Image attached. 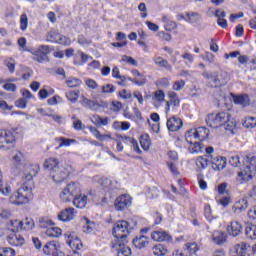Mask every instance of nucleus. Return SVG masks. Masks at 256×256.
I'll return each mask as SVG.
<instances>
[{"label": "nucleus", "mask_w": 256, "mask_h": 256, "mask_svg": "<svg viewBox=\"0 0 256 256\" xmlns=\"http://www.w3.org/2000/svg\"><path fill=\"white\" fill-rule=\"evenodd\" d=\"M33 187H35L33 174L28 173L23 178V184L11 195L10 200L14 205L29 203L33 199Z\"/></svg>", "instance_id": "obj_1"}, {"label": "nucleus", "mask_w": 256, "mask_h": 256, "mask_svg": "<svg viewBox=\"0 0 256 256\" xmlns=\"http://www.w3.org/2000/svg\"><path fill=\"white\" fill-rule=\"evenodd\" d=\"M256 176V157H247L246 164L242 166L236 173V181L240 185H245L249 181H253Z\"/></svg>", "instance_id": "obj_2"}, {"label": "nucleus", "mask_w": 256, "mask_h": 256, "mask_svg": "<svg viewBox=\"0 0 256 256\" xmlns=\"http://www.w3.org/2000/svg\"><path fill=\"white\" fill-rule=\"evenodd\" d=\"M131 231H133V226L129 222L121 220L114 224L112 233L118 241H125Z\"/></svg>", "instance_id": "obj_3"}, {"label": "nucleus", "mask_w": 256, "mask_h": 256, "mask_svg": "<svg viewBox=\"0 0 256 256\" xmlns=\"http://www.w3.org/2000/svg\"><path fill=\"white\" fill-rule=\"evenodd\" d=\"M81 195V187L79 183L72 182L68 184L60 193V199L63 203H69L73 201L75 197H79Z\"/></svg>", "instance_id": "obj_4"}, {"label": "nucleus", "mask_w": 256, "mask_h": 256, "mask_svg": "<svg viewBox=\"0 0 256 256\" xmlns=\"http://www.w3.org/2000/svg\"><path fill=\"white\" fill-rule=\"evenodd\" d=\"M204 79L208 80L209 85L212 87H223L227 84V73L225 72H207L204 71L202 74Z\"/></svg>", "instance_id": "obj_5"}, {"label": "nucleus", "mask_w": 256, "mask_h": 256, "mask_svg": "<svg viewBox=\"0 0 256 256\" xmlns=\"http://www.w3.org/2000/svg\"><path fill=\"white\" fill-rule=\"evenodd\" d=\"M185 140L190 144L188 147L190 153H203V143L200 142L195 129L186 132Z\"/></svg>", "instance_id": "obj_6"}, {"label": "nucleus", "mask_w": 256, "mask_h": 256, "mask_svg": "<svg viewBox=\"0 0 256 256\" xmlns=\"http://www.w3.org/2000/svg\"><path fill=\"white\" fill-rule=\"evenodd\" d=\"M231 115L229 112H219L218 114H209L206 118V123L212 129H218V127H223Z\"/></svg>", "instance_id": "obj_7"}, {"label": "nucleus", "mask_w": 256, "mask_h": 256, "mask_svg": "<svg viewBox=\"0 0 256 256\" xmlns=\"http://www.w3.org/2000/svg\"><path fill=\"white\" fill-rule=\"evenodd\" d=\"M25 165H27V161L25 160V156L21 152H16V154L12 158V167L11 173L14 177H17L21 174V171L25 169Z\"/></svg>", "instance_id": "obj_8"}, {"label": "nucleus", "mask_w": 256, "mask_h": 256, "mask_svg": "<svg viewBox=\"0 0 256 256\" xmlns=\"http://www.w3.org/2000/svg\"><path fill=\"white\" fill-rule=\"evenodd\" d=\"M71 173H73V167L69 164H65L63 167H58L55 171L50 172V175L55 183H63Z\"/></svg>", "instance_id": "obj_9"}, {"label": "nucleus", "mask_w": 256, "mask_h": 256, "mask_svg": "<svg viewBox=\"0 0 256 256\" xmlns=\"http://www.w3.org/2000/svg\"><path fill=\"white\" fill-rule=\"evenodd\" d=\"M15 141H17V132L15 130L0 129V149L7 147V145H13Z\"/></svg>", "instance_id": "obj_10"}, {"label": "nucleus", "mask_w": 256, "mask_h": 256, "mask_svg": "<svg viewBox=\"0 0 256 256\" xmlns=\"http://www.w3.org/2000/svg\"><path fill=\"white\" fill-rule=\"evenodd\" d=\"M51 53V49L48 45H41L37 50L32 52L34 55L33 60L37 61V63H43V61H49V55Z\"/></svg>", "instance_id": "obj_11"}, {"label": "nucleus", "mask_w": 256, "mask_h": 256, "mask_svg": "<svg viewBox=\"0 0 256 256\" xmlns=\"http://www.w3.org/2000/svg\"><path fill=\"white\" fill-rule=\"evenodd\" d=\"M57 217L59 221H62L63 223H69V221H73L75 217H77V211L75 208L68 207L60 211Z\"/></svg>", "instance_id": "obj_12"}, {"label": "nucleus", "mask_w": 256, "mask_h": 256, "mask_svg": "<svg viewBox=\"0 0 256 256\" xmlns=\"http://www.w3.org/2000/svg\"><path fill=\"white\" fill-rule=\"evenodd\" d=\"M131 205V196L130 195H122L116 198L114 202V207L116 211H124Z\"/></svg>", "instance_id": "obj_13"}, {"label": "nucleus", "mask_w": 256, "mask_h": 256, "mask_svg": "<svg viewBox=\"0 0 256 256\" xmlns=\"http://www.w3.org/2000/svg\"><path fill=\"white\" fill-rule=\"evenodd\" d=\"M7 241L9 245H12L13 247H21L22 245H25V238H23L21 234L15 232H12L7 236Z\"/></svg>", "instance_id": "obj_14"}, {"label": "nucleus", "mask_w": 256, "mask_h": 256, "mask_svg": "<svg viewBox=\"0 0 256 256\" xmlns=\"http://www.w3.org/2000/svg\"><path fill=\"white\" fill-rule=\"evenodd\" d=\"M113 248L116 249L118 256H131V248L125 245V241H116V243L113 245Z\"/></svg>", "instance_id": "obj_15"}, {"label": "nucleus", "mask_w": 256, "mask_h": 256, "mask_svg": "<svg viewBox=\"0 0 256 256\" xmlns=\"http://www.w3.org/2000/svg\"><path fill=\"white\" fill-rule=\"evenodd\" d=\"M229 235L232 237H239L243 233V226L238 221H232L227 227Z\"/></svg>", "instance_id": "obj_16"}, {"label": "nucleus", "mask_w": 256, "mask_h": 256, "mask_svg": "<svg viewBox=\"0 0 256 256\" xmlns=\"http://www.w3.org/2000/svg\"><path fill=\"white\" fill-rule=\"evenodd\" d=\"M99 184L101 185L105 193H109V191H113L114 189H117V182L108 178H101L99 180Z\"/></svg>", "instance_id": "obj_17"}, {"label": "nucleus", "mask_w": 256, "mask_h": 256, "mask_svg": "<svg viewBox=\"0 0 256 256\" xmlns=\"http://www.w3.org/2000/svg\"><path fill=\"white\" fill-rule=\"evenodd\" d=\"M210 157L211 156H207V155H204V156H198L196 158V169L197 171H203V169H207V167H209V163H210Z\"/></svg>", "instance_id": "obj_18"}, {"label": "nucleus", "mask_w": 256, "mask_h": 256, "mask_svg": "<svg viewBox=\"0 0 256 256\" xmlns=\"http://www.w3.org/2000/svg\"><path fill=\"white\" fill-rule=\"evenodd\" d=\"M67 244L71 249H77L78 251L83 249V242H81V239H79V237L76 235L69 234Z\"/></svg>", "instance_id": "obj_19"}, {"label": "nucleus", "mask_w": 256, "mask_h": 256, "mask_svg": "<svg viewBox=\"0 0 256 256\" xmlns=\"http://www.w3.org/2000/svg\"><path fill=\"white\" fill-rule=\"evenodd\" d=\"M119 139L122 141V143H125V144L130 143L135 153H137L138 155H141L143 153V151H141V148H139V143L134 138L129 136H119Z\"/></svg>", "instance_id": "obj_20"}, {"label": "nucleus", "mask_w": 256, "mask_h": 256, "mask_svg": "<svg viewBox=\"0 0 256 256\" xmlns=\"http://www.w3.org/2000/svg\"><path fill=\"white\" fill-rule=\"evenodd\" d=\"M132 243L136 249H145L149 245V238L144 235L136 236Z\"/></svg>", "instance_id": "obj_21"}, {"label": "nucleus", "mask_w": 256, "mask_h": 256, "mask_svg": "<svg viewBox=\"0 0 256 256\" xmlns=\"http://www.w3.org/2000/svg\"><path fill=\"white\" fill-rule=\"evenodd\" d=\"M181 127H183V121H181L180 118H177L174 116V117L168 119L167 128L170 131H179Z\"/></svg>", "instance_id": "obj_22"}, {"label": "nucleus", "mask_w": 256, "mask_h": 256, "mask_svg": "<svg viewBox=\"0 0 256 256\" xmlns=\"http://www.w3.org/2000/svg\"><path fill=\"white\" fill-rule=\"evenodd\" d=\"M153 241L161 243L163 241H170L171 236L165 231H154L151 234Z\"/></svg>", "instance_id": "obj_23"}, {"label": "nucleus", "mask_w": 256, "mask_h": 256, "mask_svg": "<svg viewBox=\"0 0 256 256\" xmlns=\"http://www.w3.org/2000/svg\"><path fill=\"white\" fill-rule=\"evenodd\" d=\"M44 168L48 169L50 173H53V171L59 169V159L57 158H48L44 162Z\"/></svg>", "instance_id": "obj_24"}, {"label": "nucleus", "mask_w": 256, "mask_h": 256, "mask_svg": "<svg viewBox=\"0 0 256 256\" xmlns=\"http://www.w3.org/2000/svg\"><path fill=\"white\" fill-rule=\"evenodd\" d=\"M81 105H83V107H87L88 109H91L92 111H99L101 107L99 103L93 100H89L85 96H82Z\"/></svg>", "instance_id": "obj_25"}, {"label": "nucleus", "mask_w": 256, "mask_h": 256, "mask_svg": "<svg viewBox=\"0 0 256 256\" xmlns=\"http://www.w3.org/2000/svg\"><path fill=\"white\" fill-rule=\"evenodd\" d=\"M247 207H249V202H247L246 199H240L232 206V211L233 213H241V211H245Z\"/></svg>", "instance_id": "obj_26"}, {"label": "nucleus", "mask_w": 256, "mask_h": 256, "mask_svg": "<svg viewBox=\"0 0 256 256\" xmlns=\"http://www.w3.org/2000/svg\"><path fill=\"white\" fill-rule=\"evenodd\" d=\"M233 101L237 105H242V107H247L251 103V100L249 99V95H247V94L234 96Z\"/></svg>", "instance_id": "obj_27"}, {"label": "nucleus", "mask_w": 256, "mask_h": 256, "mask_svg": "<svg viewBox=\"0 0 256 256\" xmlns=\"http://www.w3.org/2000/svg\"><path fill=\"white\" fill-rule=\"evenodd\" d=\"M245 236L247 239H251L252 241L256 240V225L253 223L246 224L245 227Z\"/></svg>", "instance_id": "obj_28"}, {"label": "nucleus", "mask_w": 256, "mask_h": 256, "mask_svg": "<svg viewBox=\"0 0 256 256\" xmlns=\"http://www.w3.org/2000/svg\"><path fill=\"white\" fill-rule=\"evenodd\" d=\"M153 62L155 63V65H157L158 67H163L164 69H166L167 71H173V67L171 66V64H169V61H167L166 59H164L161 56H158L156 58L153 59Z\"/></svg>", "instance_id": "obj_29"}, {"label": "nucleus", "mask_w": 256, "mask_h": 256, "mask_svg": "<svg viewBox=\"0 0 256 256\" xmlns=\"http://www.w3.org/2000/svg\"><path fill=\"white\" fill-rule=\"evenodd\" d=\"M73 205L78 209H85V205H87V196L81 195V190H80V195L76 196L75 199L73 200Z\"/></svg>", "instance_id": "obj_30"}, {"label": "nucleus", "mask_w": 256, "mask_h": 256, "mask_svg": "<svg viewBox=\"0 0 256 256\" xmlns=\"http://www.w3.org/2000/svg\"><path fill=\"white\" fill-rule=\"evenodd\" d=\"M227 240V235L221 231H215L212 235V241L216 243V245H222Z\"/></svg>", "instance_id": "obj_31"}, {"label": "nucleus", "mask_w": 256, "mask_h": 256, "mask_svg": "<svg viewBox=\"0 0 256 256\" xmlns=\"http://www.w3.org/2000/svg\"><path fill=\"white\" fill-rule=\"evenodd\" d=\"M214 169H225L227 159L225 157H216L211 160Z\"/></svg>", "instance_id": "obj_32"}, {"label": "nucleus", "mask_w": 256, "mask_h": 256, "mask_svg": "<svg viewBox=\"0 0 256 256\" xmlns=\"http://www.w3.org/2000/svg\"><path fill=\"white\" fill-rule=\"evenodd\" d=\"M162 22L164 23V28L166 29V31H173L177 29V22L169 20L167 16L162 17Z\"/></svg>", "instance_id": "obj_33"}, {"label": "nucleus", "mask_w": 256, "mask_h": 256, "mask_svg": "<svg viewBox=\"0 0 256 256\" xmlns=\"http://www.w3.org/2000/svg\"><path fill=\"white\" fill-rule=\"evenodd\" d=\"M196 135L201 143V141H205L209 137V129L205 127H199L195 129Z\"/></svg>", "instance_id": "obj_34"}, {"label": "nucleus", "mask_w": 256, "mask_h": 256, "mask_svg": "<svg viewBox=\"0 0 256 256\" xmlns=\"http://www.w3.org/2000/svg\"><path fill=\"white\" fill-rule=\"evenodd\" d=\"M249 247H250V245L247 242H241L240 244H237L235 246L237 255L238 256L247 255V249H249Z\"/></svg>", "instance_id": "obj_35"}, {"label": "nucleus", "mask_w": 256, "mask_h": 256, "mask_svg": "<svg viewBox=\"0 0 256 256\" xmlns=\"http://www.w3.org/2000/svg\"><path fill=\"white\" fill-rule=\"evenodd\" d=\"M35 228V221H33V218L26 217L22 221V231H31Z\"/></svg>", "instance_id": "obj_36"}, {"label": "nucleus", "mask_w": 256, "mask_h": 256, "mask_svg": "<svg viewBox=\"0 0 256 256\" xmlns=\"http://www.w3.org/2000/svg\"><path fill=\"white\" fill-rule=\"evenodd\" d=\"M140 145L144 151H149V148L151 147V140L147 134L140 136Z\"/></svg>", "instance_id": "obj_37"}, {"label": "nucleus", "mask_w": 256, "mask_h": 256, "mask_svg": "<svg viewBox=\"0 0 256 256\" xmlns=\"http://www.w3.org/2000/svg\"><path fill=\"white\" fill-rule=\"evenodd\" d=\"M0 193L1 195H9L11 193V186L3 184V173L0 170Z\"/></svg>", "instance_id": "obj_38"}, {"label": "nucleus", "mask_w": 256, "mask_h": 256, "mask_svg": "<svg viewBox=\"0 0 256 256\" xmlns=\"http://www.w3.org/2000/svg\"><path fill=\"white\" fill-rule=\"evenodd\" d=\"M10 229L12 233H16V231H23V222L21 220H12L10 222Z\"/></svg>", "instance_id": "obj_39"}, {"label": "nucleus", "mask_w": 256, "mask_h": 256, "mask_svg": "<svg viewBox=\"0 0 256 256\" xmlns=\"http://www.w3.org/2000/svg\"><path fill=\"white\" fill-rule=\"evenodd\" d=\"M185 247L189 253V256H199L197 251H199V246L196 243H186Z\"/></svg>", "instance_id": "obj_40"}, {"label": "nucleus", "mask_w": 256, "mask_h": 256, "mask_svg": "<svg viewBox=\"0 0 256 256\" xmlns=\"http://www.w3.org/2000/svg\"><path fill=\"white\" fill-rule=\"evenodd\" d=\"M256 126V117L248 116L243 122L245 129H253Z\"/></svg>", "instance_id": "obj_41"}, {"label": "nucleus", "mask_w": 256, "mask_h": 256, "mask_svg": "<svg viewBox=\"0 0 256 256\" xmlns=\"http://www.w3.org/2000/svg\"><path fill=\"white\" fill-rule=\"evenodd\" d=\"M61 233H63V231L59 227H52L46 230L48 237H61Z\"/></svg>", "instance_id": "obj_42"}, {"label": "nucleus", "mask_w": 256, "mask_h": 256, "mask_svg": "<svg viewBox=\"0 0 256 256\" xmlns=\"http://www.w3.org/2000/svg\"><path fill=\"white\" fill-rule=\"evenodd\" d=\"M186 17L188 23H197L201 19V15L197 12H188L186 13Z\"/></svg>", "instance_id": "obj_43"}, {"label": "nucleus", "mask_w": 256, "mask_h": 256, "mask_svg": "<svg viewBox=\"0 0 256 256\" xmlns=\"http://www.w3.org/2000/svg\"><path fill=\"white\" fill-rule=\"evenodd\" d=\"M229 184L227 182H222L217 185L216 190L218 191L219 195H229Z\"/></svg>", "instance_id": "obj_44"}, {"label": "nucleus", "mask_w": 256, "mask_h": 256, "mask_svg": "<svg viewBox=\"0 0 256 256\" xmlns=\"http://www.w3.org/2000/svg\"><path fill=\"white\" fill-rule=\"evenodd\" d=\"M153 253L157 256H164L167 255V248L162 244H158L153 247Z\"/></svg>", "instance_id": "obj_45"}, {"label": "nucleus", "mask_w": 256, "mask_h": 256, "mask_svg": "<svg viewBox=\"0 0 256 256\" xmlns=\"http://www.w3.org/2000/svg\"><path fill=\"white\" fill-rule=\"evenodd\" d=\"M60 35L61 34H59V32L52 30L47 33L46 41H51L52 43H57V41H59Z\"/></svg>", "instance_id": "obj_46"}, {"label": "nucleus", "mask_w": 256, "mask_h": 256, "mask_svg": "<svg viewBox=\"0 0 256 256\" xmlns=\"http://www.w3.org/2000/svg\"><path fill=\"white\" fill-rule=\"evenodd\" d=\"M152 99L157 101V103H163L165 101V92L163 90H156Z\"/></svg>", "instance_id": "obj_47"}, {"label": "nucleus", "mask_w": 256, "mask_h": 256, "mask_svg": "<svg viewBox=\"0 0 256 256\" xmlns=\"http://www.w3.org/2000/svg\"><path fill=\"white\" fill-rule=\"evenodd\" d=\"M55 141L60 142L57 149H61V147H69V145H71V143L75 142V140H73V139H67V138H64V137L56 138Z\"/></svg>", "instance_id": "obj_48"}, {"label": "nucleus", "mask_w": 256, "mask_h": 256, "mask_svg": "<svg viewBox=\"0 0 256 256\" xmlns=\"http://www.w3.org/2000/svg\"><path fill=\"white\" fill-rule=\"evenodd\" d=\"M179 97L171 98L169 101L166 102V113H169L171 107H179Z\"/></svg>", "instance_id": "obj_49"}, {"label": "nucleus", "mask_w": 256, "mask_h": 256, "mask_svg": "<svg viewBox=\"0 0 256 256\" xmlns=\"http://www.w3.org/2000/svg\"><path fill=\"white\" fill-rule=\"evenodd\" d=\"M66 97L68 101L77 103V99H79V91H69L66 93Z\"/></svg>", "instance_id": "obj_50"}, {"label": "nucleus", "mask_w": 256, "mask_h": 256, "mask_svg": "<svg viewBox=\"0 0 256 256\" xmlns=\"http://www.w3.org/2000/svg\"><path fill=\"white\" fill-rule=\"evenodd\" d=\"M81 57V63L77 62V60H74V65H83L85 63H87V61H89V55L81 52V51H78L77 54H76V57Z\"/></svg>", "instance_id": "obj_51"}, {"label": "nucleus", "mask_w": 256, "mask_h": 256, "mask_svg": "<svg viewBox=\"0 0 256 256\" xmlns=\"http://www.w3.org/2000/svg\"><path fill=\"white\" fill-rule=\"evenodd\" d=\"M29 19L27 18V14H22L20 16V29L21 31H27Z\"/></svg>", "instance_id": "obj_52"}, {"label": "nucleus", "mask_w": 256, "mask_h": 256, "mask_svg": "<svg viewBox=\"0 0 256 256\" xmlns=\"http://www.w3.org/2000/svg\"><path fill=\"white\" fill-rule=\"evenodd\" d=\"M229 164L232 167H241V157L239 155L231 156L229 159Z\"/></svg>", "instance_id": "obj_53"}, {"label": "nucleus", "mask_w": 256, "mask_h": 256, "mask_svg": "<svg viewBox=\"0 0 256 256\" xmlns=\"http://www.w3.org/2000/svg\"><path fill=\"white\" fill-rule=\"evenodd\" d=\"M81 80L79 78H69L67 81H66V84L68 87H79V85H81Z\"/></svg>", "instance_id": "obj_54"}, {"label": "nucleus", "mask_w": 256, "mask_h": 256, "mask_svg": "<svg viewBox=\"0 0 256 256\" xmlns=\"http://www.w3.org/2000/svg\"><path fill=\"white\" fill-rule=\"evenodd\" d=\"M5 65L8 68V71H10V73H15V59L13 58H9L5 60Z\"/></svg>", "instance_id": "obj_55"}, {"label": "nucleus", "mask_w": 256, "mask_h": 256, "mask_svg": "<svg viewBox=\"0 0 256 256\" xmlns=\"http://www.w3.org/2000/svg\"><path fill=\"white\" fill-rule=\"evenodd\" d=\"M218 205H222V207H229L231 203V196L226 195L222 197L221 199L217 200Z\"/></svg>", "instance_id": "obj_56"}, {"label": "nucleus", "mask_w": 256, "mask_h": 256, "mask_svg": "<svg viewBox=\"0 0 256 256\" xmlns=\"http://www.w3.org/2000/svg\"><path fill=\"white\" fill-rule=\"evenodd\" d=\"M222 127H224L225 131H230V133H233V130L235 129V122H233L230 117Z\"/></svg>", "instance_id": "obj_57"}, {"label": "nucleus", "mask_w": 256, "mask_h": 256, "mask_svg": "<svg viewBox=\"0 0 256 256\" xmlns=\"http://www.w3.org/2000/svg\"><path fill=\"white\" fill-rule=\"evenodd\" d=\"M0 256H15V251L12 248H0Z\"/></svg>", "instance_id": "obj_58"}, {"label": "nucleus", "mask_w": 256, "mask_h": 256, "mask_svg": "<svg viewBox=\"0 0 256 256\" xmlns=\"http://www.w3.org/2000/svg\"><path fill=\"white\" fill-rule=\"evenodd\" d=\"M185 87V80H179L174 82L172 89L174 91H181V89H183Z\"/></svg>", "instance_id": "obj_59"}, {"label": "nucleus", "mask_w": 256, "mask_h": 256, "mask_svg": "<svg viewBox=\"0 0 256 256\" xmlns=\"http://www.w3.org/2000/svg\"><path fill=\"white\" fill-rule=\"evenodd\" d=\"M182 59H184L186 65H189L194 61L193 54L189 52H185L184 54H182Z\"/></svg>", "instance_id": "obj_60"}, {"label": "nucleus", "mask_w": 256, "mask_h": 256, "mask_svg": "<svg viewBox=\"0 0 256 256\" xmlns=\"http://www.w3.org/2000/svg\"><path fill=\"white\" fill-rule=\"evenodd\" d=\"M3 89L5 91H12V93H15V91H17V85L13 84V83H9V82H6L4 85H3Z\"/></svg>", "instance_id": "obj_61"}, {"label": "nucleus", "mask_w": 256, "mask_h": 256, "mask_svg": "<svg viewBox=\"0 0 256 256\" xmlns=\"http://www.w3.org/2000/svg\"><path fill=\"white\" fill-rule=\"evenodd\" d=\"M56 43H59V45H71V39L60 34Z\"/></svg>", "instance_id": "obj_62"}, {"label": "nucleus", "mask_w": 256, "mask_h": 256, "mask_svg": "<svg viewBox=\"0 0 256 256\" xmlns=\"http://www.w3.org/2000/svg\"><path fill=\"white\" fill-rule=\"evenodd\" d=\"M16 107L19 109H25L27 107V99L20 98L15 102Z\"/></svg>", "instance_id": "obj_63"}, {"label": "nucleus", "mask_w": 256, "mask_h": 256, "mask_svg": "<svg viewBox=\"0 0 256 256\" xmlns=\"http://www.w3.org/2000/svg\"><path fill=\"white\" fill-rule=\"evenodd\" d=\"M102 93H115V86L111 84H106L105 86H102Z\"/></svg>", "instance_id": "obj_64"}]
</instances>
